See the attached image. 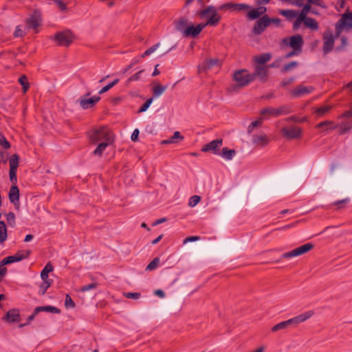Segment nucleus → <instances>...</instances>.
Here are the masks:
<instances>
[{"mask_svg": "<svg viewBox=\"0 0 352 352\" xmlns=\"http://www.w3.org/2000/svg\"><path fill=\"white\" fill-rule=\"evenodd\" d=\"M89 135L91 142L95 144L102 142H108L109 143H113L114 142L113 134L104 126L92 130Z\"/></svg>", "mask_w": 352, "mask_h": 352, "instance_id": "nucleus-1", "label": "nucleus"}, {"mask_svg": "<svg viewBox=\"0 0 352 352\" xmlns=\"http://www.w3.org/2000/svg\"><path fill=\"white\" fill-rule=\"evenodd\" d=\"M219 8H216L214 6H210L202 10L199 12V15L202 19H206V23H204V25L215 26L217 25L221 17L218 14Z\"/></svg>", "mask_w": 352, "mask_h": 352, "instance_id": "nucleus-2", "label": "nucleus"}, {"mask_svg": "<svg viewBox=\"0 0 352 352\" xmlns=\"http://www.w3.org/2000/svg\"><path fill=\"white\" fill-rule=\"evenodd\" d=\"M352 29V12H344L341 15V18L335 25L336 34L340 36L342 32H349Z\"/></svg>", "mask_w": 352, "mask_h": 352, "instance_id": "nucleus-3", "label": "nucleus"}, {"mask_svg": "<svg viewBox=\"0 0 352 352\" xmlns=\"http://www.w3.org/2000/svg\"><path fill=\"white\" fill-rule=\"evenodd\" d=\"M291 112L292 111L288 106L283 105L278 108L271 107L264 108L261 111L260 115L262 116L263 119L266 120L270 117H278L280 116L287 115Z\"/></svg>", "mask_w": 352, "mask_h": 352, "instance_id": "nucleus-4", "label": "nucleus"}, {"mask_svg": "<svg viewBox=\"0 0 352 352\" xmlns=\"http://www.w3.org/2000/svg\"><path fill=\"white\" fill-rule=\"evenodd\" d=\"M56 44L59 46L67 47L70 45L75 39V35L69 30L57 32L54 38Z\"/></svg>", "mask_w": 352, "mask_h": 352, "instance_id": "nucleus-5", "label": "nucleus"}, {"mask_svg": "<svg viewBox=\"0 0 352 352\" xmlns=\"http://www.w3.org/2000/svg\"><path fill=\"white\" fill-rule=\"evenodd\" d=\"M42 21L41 14L38 10H34L25 20V29L33 30L35 33L38 32V28L41 26Z\"/></svg>", "mask_w": 352, "mask_h": 352, "instance_id": "nucleus-6", "label": "nucleus"}, {"mask_svg": "<svg viewBox=\"0 0 352 352\" xmlns=\"http://www.w3.org/2000/svg\"><path fill=\"white\" fill-rule=\"evenodd\" d=\"M233 80L238 86L244 87L252 81V76L245 69L236 71L233 74Z\"/></svg>", "mask_w": 352, "mask_h": 352, "instance_id": "nucleus-7", "label": "nucleus"}, {"mask_svg": "<svg viewBox=\"0 0 352 352\" xmlns=\"http://www.w3.org/2000/svg\"><path fill=\"white\" fill-rule=\"evenodd\" d=\"M313 247L314 245L312 243H305L290 252L283 254L281 258H287L300 256L310 251Z\"/></svg>", "mask_w": 352, "mask_h": 352, "instance_id": "nucleus-8", "label": "nucleus"}, {"mask_svg": "<svg viewBox=\"0 0 352 352\" xmlns=\"http://www.w3.org/2000/svg\"><path fill=\"white\" fill-rule=\"evenodd\" d=\"M338 36H333L332 32L329 30H326L323 34V52L324 54L330 52L334 46L335 39Z\"/></svg>", "mask_w": 352, "mask_h": 352, "instance_id": "nucleus-9", "label": "nucleus"}, {"mask_svg": "<svg viewBox=\"0 0 352 352\" xmlns=\"http://www.w3.org/2000/svg\"><path fill=\"white\" fill-rule=\"evenodd\" d=\"M270 23L271 19L267 15H263L256 21L253 28L254 33L261 34L270 25Z\"/></svg>", "mask_w": 352, "mask_h": 352, "instance_id": "nucleus-10", "label": "nucleus"}, {"mask_svg": "<svg viewBox=\"0 0 352 352\" xmlns=\"http://www.w3.org/2000/svg\"><path fill=\"white\" fill-rule=\"evenodd\" d=\"M30 252L28 251L18 252L14 255L10 256L4 258L0 261V267H3L8 264H11L15 262H19L29 256Z\"/></svg>", "mask_w": 352, "mask_h": 352, "instance_id": "nucleus-11", "label": "nucleus"}, {"mask_svg": "<svg viewBox=\"0 0 352 352\" xmlns=\"http://www.w3.org/2000/svg\"><path fill=\"white\" fill-rule=\"evenodd\" d=\"M283 42L285 44H289L294 50H298L299 52L301 51V47L303 45V39L300 34H296L289 38H285Z\"/></svg>", "mask_w": 352, "mask_h": 352, "instance_id": "nucleus-12", "label": "nucleus"}, {"mask_svg": "<svg viewBox=\"0 0 352 352\" xmlns=\"http://www.w3.org/2000/svg\"><path fill=\"white\" fill-rule=\"evenodd\" d=\"M89 96V94H87L80 98V105L84 109L93 107L100 100V96H94L88 98Z\"/></svg>", "mask_w": 352, "mask_h": 352, "instance_id": "nucleus-13", "label": "nucleus"}, {"mask_svg": "<svg viewBox=\"0 0 352 352\" xmlns=\"http://www.w3.org/2000/svg\"><path fill=\"white\" fill-rule=\"evenodd\" d=\"M223 141L222 139H216L214 140L211 141L210 142L205 144L202 148L201 151L203 152H212L215 155H219L220 152L219 151V148L222 146Z\"/></svg>", "mask_w": 352, "mask_h": 352, "instance_id": "nucleus-14", "label": "nucleus"}, {"mask_svg": "<svg viewBox=\"0 0 352 352\" xmlns=\"http://www.w3.org/2000/svg\"><path fill=\"white\" fill-rule=\"evenodd\" d=\"M281 133L285 138L296 139L301 136L302 131L300 128L297 126H293L291 128L284 127L281 129Z\"/></svg>", "mask_w": 352, "mask_h": 352, "instance_id": "nucleus-15", "label": "nucleus"}, {"mask_svg": "<svg viewBox=\"0 0 352 352\" xmlns=\"http://www.w3.org/2000/svg\"><path fill=\"white\" fill-rule=\"evenodd\" d=\"M206 27L204 23L198 24L195 26L191 22L189 23L188 28L186 30L185 37H195L197 36L202 30Z\"/></svg>", "mask_w": 352, "mask_h": 352, "instance_id": "nucleus-16", "label": "nucleus"}, {"mask_svg": "<svg viewBox=\"0 0 352 352\" xmlns=\"http://www.w3.org/2000/svg\"><path fill=\"white\" fill-rule=\"evenodd\" d=\"M250 6L246 3H227L223 5H221L219 7V10H223L225 9H233L236 11H244L249 10Z\"/></svg>", "mask_w": 352, "mask_h": 352, "instance_id": "nucleus-17", "label": "nucleus"}, {"mask_svg": "<svg viewBox=\"0 0 352 352\" xmlns=\"http://www.w3.org/2000/svg\"><path fill=\"white\" fill-rule=\"evenodd\" d=\"M314 314V311L312 310H309L305 311L302 314H300L292 318H290L292 324L294 327L297 326L298 324L303 322L310 318Z\"/></svg>", "mask_w": 352, "mask_h": 352, "instance_id": "nucleus-18", "label": "nucleus"}, {"mask_svg": "<svg viewBox=\"0 0 352 352\" xmlns=\"http://www.w3.org/2000/svg\"><path fill=\"white\" fill-rule=\"evenodd\" d=\"M314 90L312 87L298 86L292 90L291 93L296 97L302 96L311 93Z\"/></svg>", "mask_w": 352, "mask_h": 352, "instance_id": "nucleus-19", "label": "nucleus"}, {"mask_svg": "<svg viewBox=\"0 0 352 352\" xmlns=\"http://www.w3.org/2000/svg\"><path fill=\"white\" fill-rule=\"evenodd\" d=\"M267 11V8L263 6H260L257 8L253 9L248 12L247 17L250 20H255L261 18L264 13Z\"/></svg>", "mask_w": 352, "mask_h": 352, "instance_id": "nucleus-20", "label": "nucleus"}, {"mask_svg": "<svg viewBox=\"0 0 352 352\" xmlns=\"http://www.w3.org/2000/svg\"><path fill=\"white\" fill-rule=\"evenodd\" d=\"M251 76H252V80L257 77L260 80H264L267 76V69L264 66H256L254 72Z\"/></svg>", "mask_w": 352, "mask_h": 352, "instance_id": "nucleus-21", "label": "nucleus"}, {"mask_svg": "<svg viewBox=\"0 0 352 352\" xmlns=\"http://www.w3.org/2000/svg\"><path fill=\"white\" fill-rule=\"evenodd\" d=\"M9 199L10 201L14 204L15 206H19V190L17 186H12L10 188L9 191Z\"/></svg>", "mask_w": 352, "mask_h": 352, "instance_id": "nucleus-22", "label": "nucleus"}, {"mask_svg": "<svg viewBox=\"0 0 352 352\" xmlns=\"http://www.w3.org/2000/svg\"><path fill=\"white\" fill-rule=\"evenodd\" d=\"M189 21L184 18H182L175 21V27L177 31L180 32L183 36L185 35L186 30L188 28Z\"/></svg>", "mask_w": 352, "mask_h": 352, "instance_id": "nucleus-23", "label": "nucleus"}, {"mask_svg": "<svg viewBox=\"0 0 352 352\" xmlns=\"http://www.w3.org/2000/svg\"><path fill=\"white\" fill-rule=\"evenodd\" d=\"M19 311L17 309H11L8 311L3 319L8 322H16L19 321Z\"/></svg>", "mask_w": 352, "mask_h": 352, "instance_id": "nucleus-24", "label": "nucleus"}, {"mask_svg": "<svg viewBox=\"0 0 352 352\" xmlns=\"http://www.w3.org/2000/svg\"><path fill=\"white\" fill-rule=\"evenodd\" d=\"M290 327H294V326L292 324L290 319H289L287 320L280 322L278 323L277 324L274 325V327H272V331L275 333V332H278V331H284V330L287 329Z\"/></svg>", "mask_w": 352, "mask_h": 352, "instance_id": "nucleus-25", "label": "nucleus"}, {"mask_svg": "<svg viewBox=\"0 0 352 352\" xmlns=\"http://www.w3.org/2000/svg\"><path fill=\"white\" fill-rule=\"evenodd\" d=\"M184 138V136L182 135L180 132L175 131V132H174L173 135L170 138L162 141L161 144H175V143H177L179 141L183 140Z\"/></svg>", "mask_w": 352, "mask_h": 352, "instance_id": "nucleus-26", "label": "nucleus"}, {"mask_svg": "<svg viewBox=\"0 0 352 352\" xmlns=\"http://www.w3.org/2000/svg\"><path fill=\"white\" fill-rule=\"evenodd\" d=\"M252 141L254 144L261 146L266 145L269 142V140L265 134L254 135Z\"/></svg>", "mask_w": 352, "mask_h": 352, "instance_id": "nucleus-27", "label": "nucleus"}, {"mask_svg": "<svg viewBox=\"0 0 352 352\" xmlns=\"http://www.w3.org/2000/svg\"><path fill=\"white\" fill-rule=\"evenodd\" d=\"M236 151L234 149H229L225 147L222 149V152L219 155L221 156L224 160H231L235 156Z\"/></svg>", "mask_w": 352, "mask_h": 352, "instance_id": "nucleus-28", "label": "nucleus"}, {"mask_svg": "<svg viewBox=\"0 0 352 352\" xmlns=\"http://www.w3.org/2000/svg\"><path fill=\"white\" fill-rule=\"evenodd\" d=\"M40 311H47V312L56 313V314L60 313V310L58 308H56V307H53V306L37 307L34 309L35 314H37Z\"/></svg>", "mask_w": 352, "mask_h": 352, "instance_id": "nucleus-29", "label": "nucleus"}, {"mask_svg": "<svg viewBox=\"0 0 352 352\" xmlns=\"http://www.w3.org/2000/svg\"><path fill=\"white\" fill-rule=\"evenodd\" d=\"M271 58L272 56L270 53H265L254 56V60L258 64L263 65L268 62L271 59Z\"/></svg>", "mask_w": 352, "mask_h": 352, "instance_id": "nucleus-30", "label": "nucleus"}, {"mask_svg": "<svg viewBox=\"0 0 352 352\" xmlns=\"http://www.w3.org/2000/svg\"><path fill=\"white\" fill-rule=\"evenodd\" d=\"M112 144L113 143H109L108 142H100L94 151L93 153L95 155L101 156L106 148Z\"/></svg>", "mask_w": 352, "mask_h": 352, "instance_id": "nucleus-31", "label": "nucleus"}, {"mask_svg": "<svg viewBox=\"0 0 352 352\" xmlns=\"http://www.w3.org/2000/svg\"><path fill=\"white\" fill-rule=\"evenodd\" d=\"M278 12L289 20L297 17L298 16V12L293 10H280Z\"/></svg>", "mask_w": 352, "mask_h": 352, "instance_id": "nucleus-32", "label": "nucleus"}, {"mask_svg": "<svg viewBox=\"0 0 352 352\" xmlns=\"http://www.w3.org/2000/svg\"><path fill=\"white\" fill-rule=\"evenodd\" d=\"M167 89V86H162L160 84L155 85L153 88L154 98L160 97Z\"/></svg>", "mask_w": 352, "mask_h": 352, "instance_id": "nucleus-33", "label": "nucleus"}, {"mask_svg": "<svg viewBox=\"0 0 352 352\" xmlns=\"http://www.w3.org/2000/svg\"><path fill=\"white\" fill-rule=\"evenodd\" d=\"M7 228L4 221H0V242H3L7 239Z\"/></svg>", "mask_w": 352, "mask_h": 352, "instance_id": "nucleus-34", "label": "nucleus"}, {"mask_svg": "<svg viewBox=\"0 0 352 352\" xmlns=\"http://www.w3.org/2000/svg\"><path fill=\"white\" fill-rule=\"evenodd\" d=\"M303 23L307 28L311 30H317L318 29V23L313 18L309 17Z\"/></svg>", "mask_w": 352, "mask_h": 352, "instance_id": "nucleus-35", "label": "nucleus"}, {"mask_svg": "<svg viewBox=\"0 0 352 352\" xmlns=\"http://www.w3.org/2000/svg\"><path fill=\"white\" fill-rule=\"evenodd\" d=\"M53 271V266L48 263L45 267L43 269L41 273V277L42 279H48V274Z\"/></svg>", "mask_w": 352, "mask_h": 352, "instance_id": "nucleus-36", "label": "nucleus"}, {"mask_svg": "<svg viewBox=\"0 0 352 352\" xmlns=\"http://www.w3.org/2000/svg\"><path fill=\"white\" fill-rule=\"evenodd\" d=\"M42 280H43V283L41 284L40 289L38 291V293L41 295H43L46 292V290L51 285V282L50 281L49 279H42Z\"/></svg>", "mask_w": 352, "mask_h": 352, "instance_id": "nucleus-37", "label": "nucleus"}, {"mask_svg": "<svg viewBox=\"0 0 352 352\" xmlns=\"http://www.w3.org/2000/svg\"><path fill=\"white\" fill-rule=\"evenodd\" d=\"M19 164V157L17 155H13L10 160V169L16 170Z\"/></svg>", "mask_w": 352, "mask_h": 352, "instance_id": "nucleus-38", "label": "nucleus"}, {"mask_svg": "<svg viewBox=\"0 0 352 352\" xmlns=\"http://www.w3.org/2000/svg\"><path fill=\"white\" fill-rule=\"evenodd\" d=\"M340 129L342 133L349 131L352 128V123L351 122H344L340 124Z\"/></svg>", "mask_w": 352, "mask_h": 352, "instance_id": "nucleus-39", "label": "nucleus"}, {"mask_svg": "<svg viewBox=\"0 0 352 352\" xmlns=\"http://www.w3.org/2000/svg\"><path fill=\"white\" fill-rule=\"evenodd\" d=\"M119 82V79H115L111 82L109 83L107 85L102 88L99 91V94H102L105 93L106 91H109L111 88H112L113 86H115L118 82Z\"/></svg>", "mask_w": 352, "mask_h": 352, "instance_id": "nucleus-40", "label": "nucleus"}, {"mask_svg": "<svg viewBox=\"0 0 352 352\" xmlns=\"http://www.w3.org/2000/svg\"><path fill=\"white\" fill-rule=\"evenodd\" d=\"M144 72V69H142L140 71H139L138 72L135 73V74H133V76H131L130 78H129L127 79V84H129L130 82H133V81H137V80H139L141 78V75Z\"/></svg>", "mask_w": 352, "mask_h": 352, "instance_id": "nucleus-41", "label": "nucleus"}, {"mask_svg": "<svg viewBox=\"0 0 352 352\" xmlns=\"http://www.w3.org/2000/svg\"><path fill=\"white\" fill-rule=\"evenodd\" d=\"M160 263V258H155L146 267V270L151 271L155 270Z\"/></svg>", "mask_w": 352, "mask_h": 352, "instance_id": "nucleus-42", "label": "nucleus"}, {"mask_svg": "<svg viewBox=\"0 0 352 352\" xmlns=\"http://www.w3.org/2000/svg\"><path fill=\"white\" fill-rule=\"evenodd\" d=\"M153 98L148 99L143 104V105L140 108V109L138 110V113H142V112L146 111L149 108V107L151 106V104L153 102Z\"/></svg>", "mask_w": 352, "mask_h": 352, "instance_id": "nucleus-43", "label": "nucleus"}, {"mask_svg": "<svg viewBox=\"0 0 352 352\" xmlns=\"http://www.w3.org/2000/svg\"><path fill=\"white\" fill-rule=\"evenodd\" d=\"M65 306L67 309L74 308L75 307L74 302L68 294L65 296Z\"/></svg>", "mask_w": 352, "mask_h": 352, "instance_id": "nucleus-44", "label": "nucleus"}, {"mask_svg": "<svg viewBox=\"0 0 352 352\" xmlns=\"http://www.w3.org/2000/svg\"><path fill=\"white\" fill-rule=\"evenodd\" d=\"M200 199L201 197L198 195L192 196L189 199V206L195 207L200 201Z\"/></svg>", "mask_w": 352, "mask_h": 352, "instance_id": "nucleus-45", "label": "nucleus"}, {"mask_svg": "<svg viewBox=\"0 0 352 352\" xmlns=\"http://www.w3.org/2000/svg\"><path fill=\"white\" fill-rule=\"evenodd\" d=\"M19 82L23 86V91L26 92L29 86L28 82V78L25 76H22L19 79Z\"/></svg>", "mask_w": 352, "mask_h": 352, "instance_id": "nucleus-46", "label": "nucleus"}, {"mask_svg": "<svg viewBox=\"0 0 352 352\" xmlns=\"http://www.w3.org/2000/svg\"><path fill=\"white\" fill-rule=\"evenodd\" d=\"M331 107L330 106H328V105H324V106H322L321 107H319V108H317L315 111V112L318 115V116H322L324 115L325 113H327L329 109H330Z\"/></svg>", "mask_w": 352, "mask_h": 352, "instance_id": "nucleus-47", "label": "nucleus"}, {"mask_svg": "<svg viewBox=\"0 0 352 352\" xmlns=\"http://www.w3.org/2000/svg\"><path fill=\"white\" fill-rule=\"evenodd\" d=\"M6 220L8 223L12 226H14L15 223V215L13 212H9L6 214Z\"/></svg>", "mask_w": 352, "mask_h": 352, "instance_id": "nucleus-48", "label": "nucleus"}, {"mask_svg": "<svg viewBox=\"0 0 352 352\" xmlns=\"http://www.w3.org/2000/svg\"><path fill=\"white\" fill-rule=\"evenodd\" d=\"M297 65H298V63L296 61H292L288 64L285 65L283 69L284 72H288V71L291 70L292 69L297 67Z\"/></svg>", "mask_w": 352, "mask_h": 352, "instance_id": "nucleus-49", "label": "nucleus"}, {"mask_svg": "<svg viewBox=\"0 0 352 352\" xmlns=\"http://www.w3.org/2000/svg\"><path fill=\"white\" fill-rule=\"evenodd\" d=\"M97 285L96 283H91L87 285H84L80 287L79 289L80 292H85L87 291H89L91 289H95Z\"/></svg>", "mask_w": 352, "mask_h": 352, "instance_id": "nucleus-50", "label": "nucleus"}, {"mask_svg": "<svg viewBox=\"0 0 352 352\" xmlns=\"http://www.w3.org/2000/svg\"><path fill=\"white\" fill-rule=\"evenodd\" d=\"M326 126H329L331 129H335L336 127V126H335L333 124V123L331 121L322 122L317 125V127L321 128V127Z\"/></svg>", "mask_w": 352, "mask_h": 352, "instance_id": "nucleus-51", "label": "nucleus"}, {"mask_svg": "<svg viewBox=\"0 0 352 352\" xmlns=\"http://www.w3.org/2000/svg\"><path fill=\"white\" fill-rule=\"evenodd\" d=\"M307 14L306 12H305L303 10H301L300 14H298L297 16L298 23L304 22L307 19H308L309 17H307Z\"/></svg>", "mask_w": 352, "mask_h": 352, "instance_id": "nucleus-52", "label": "nucleus"}, {"mask_svg": "<svg viewBox=\"0 0 352 352\" xmlns=\"http://www.w3.org/2000/svg\"><path fill=\"white\" fill-rule=\"evenodd\" d=\"M349 202V199L346 198L338 201H335L333 204V206H337L338 208H342V205L346 204Z\"/></svg>", "mask_w": 352, "mask_h": 352, "instance_id": "nucleus-53", "label": "nucleus"}, {"mask_svg": "<svg viewBox=\"0 0 352 352\" xmlns=\"http://www.w3.org/2000/svg\"><path fill=\"white\" fill-rule=\"evenodd\" d=\"M262 120H263V119L261 117L259 120L252 122L250 124V125L249 126L248 131H250L251 128H254V127L260 126L262 123V121H261Z\"/></svg>", "mask_w": 352, "mask_h": 352, "instance_id": "nucleus-54", "label": "nucleus"}, {"mask_svg": "<svg viewBox=\"0 0 352 352\" xmlns=\"http://www.w3.org/2000/svg\"><path fill=\"white\" fill-rule=\"evenodd\" d=\"M140 61V58H135L133 60H132V63L131 64H130L129 66H127L123 71L124 73H126L131 68L133 67V66L135 64H137L138 63H139Z\"/></svg>", "mask_w": 352, "mask_h": 352, "instance_id": "nucleus-55", "label": "nucleus"}, {"mask_svg": "<svg viewBox=\"0 0 352 352\" xmlns=\"http://www.w3.org/2000/svg\"><path fill=\"white\" fill-rule=\"evenodd\" d=\"M0 140V145L2 146L4 148H9L10 147V143L7 141V140L4 138H1Z\"/></svg>", "mask_w": 352, "mask_h": 352, "instance_id": "nucleus-56", "label": "nucleus"}, {"mask_svg": "<svg viewBox=\"0 0 352 352\" xmlns=\"http://www.w3.org/2000/svg\"><path fill=\"white\" fill-rule=\"evenodd\" d=\"M56 6L62 10L66 9V6L62 0H54Z\"/></svg>", "mask_w": 352, "mask_h": 352, "instance_id": "nucleus-57", "label": "nucleus"}, {"mask_svg": "<svg viewBox=\"0 0 352 352\" xmlns=\"http://www.w3.org/2000/svg\"><path fill=\"white\" fill-rule=\"evenodd\" d=\"M199 239V236H189V237H187L184 239V244H186L188 242H193V241H197Z\"/></svg>", "mask_w": 352, "mask_h": 352, "instance_id": "nucleus-58", "label": "nucleus"}, {"mask_svg": "<svg viewBox=\"0 0 352 352\" xmlns=\"http://www.w3.org/2000/svg\"><path fill=\"white\" fill-rule=\"evenodd\" d=\"M125 296L128 298L138 299L140 296V293H126Z\"/></svg>", "mask_w": 352, "mask_h": 352, "instance_id": "nucleus-59", "label": "nucleus"}, {"mask_svg": "<svg viewBox=\"0 0 352 352\" xmlns=\"http://www.w3.org/2000/svg\"><path fill=\"white\" fill-rule=\"evenodd\" d=\"M307 3H310L311 6L313 4V5H316V6H320V7H324V6L322 5V2L320 0H307Z\"/></svg>", "mask_w": 352, "mask_h": 352, "instance_id": "nucleus-60", "label": "nucleus"}, {"mask_svg": "<svg viewBox=\"0 0 352 352\" xmlns=\"http://www.w3.org/2000/svg\"><path fill=\"white\" fill-rule=\"evenodd\" d=\"M24 34V32L20 28V26H17L16 30L14 32L15 37L22 36Z\"/></svg>", "mask_w": 352, "mask_h": 352, "instance_id": "nucleus-61", "label": "nucleus"}, {"mask_svg": "<svg viewBox=\"0 0 352 352\" xmlns=\"http://www.w3.org/2000/svg\"><path fill=\"white\" fill-rule=\"evenodd\" d=\"M16 170L10 169L9 174H10V180L12 182L16 181Z\"/></svg>", "mask_w": 352, "mask_h": 352, "instance_id": "nucleus-62", "label": "nucleus"}, {"mask_svg": "<svg viewBox=\"0 0 352 352\" xmlns=\"http://www.w3.org/2000/svg\"><path fill=\"white\" fill-rule=\"evenodd\" d=\"M160 45V43H157L155 45L151 47L150 48H148L147 50L149 52V54H151L152 53L155 52L158 49Z\"/></svg>", "mask_w": 352, "mask_h": 352, "instance_id": "nucleus-63", "label": "nucleus"}, {"mask_svg": "<svg viewBox=\"0 0 352 352\" xmlns=\"http://www.w3.org/2000/svg\"><path fill=\"white\" fill-rule=\"evenodd\" d=\"M139 130L138 129H135L131 135V140L132 141L135 142L138 140V135H139Z\"/></svg>", "mask_w": 352, "mask_h": 352, "instance_id": "nucleus-64", "label": "nucleus"}]
</instances>
